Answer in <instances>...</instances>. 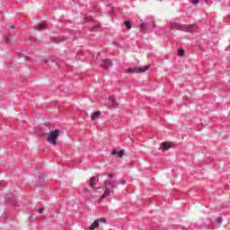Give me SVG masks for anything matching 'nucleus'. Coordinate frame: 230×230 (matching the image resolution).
<instances>
[{"instance_id":"obj_1","label":"nucleus","mask_w":230,"mask_h":230,"mask_svg":"<svg viewBox=\"0 0 230 230\" xmlns=\"http://www.w3.org/2000/svg\"><path fill=\"white\" fill-rule=\"evenodd\" d=\"M172 30H180L181 31H186L187 33H193L197 27L195 25H184L177 22L171 23Z\"/></svg>"},{"instance_id":"obj_2","label":"nucleus","mask_w":230,"mask_h":230,"mask_svg":"<svg viewBox=\"0 0 230 230\" xmlns=\"http://www.w3.org/2000/svg\"><path fill=\"white\" fill-rule=\"evenodd\" d=\"M58 139V129H55L54 131H50L47 135V141L50 145H57V140Z\"/></svg>"},{"instance_id":"obj_3","label":"nucleus","mask_w":230,"mask_h":230,"mask_svg":"<svg viewBox=\"0 0 230 230\" xmlns=\"http://www.w3.org/2000/svg\"><path fill=\"white\" fill-rule=\"evenodd\" d=\"M161 148H163V150H170V148H175V143L173 142L162 143Z\"/></svg>"},{"instance_id":"obj_4","label":"nucleus","mask_w":230,"mask_h":230,"mask_svg":"<svg viewBox=\"0 0 230 230\" xmlns=\"http://www.w3.org/2000/svg\"><path fill=\"white\" fill-rule=\"evenodd\" d=\"M111 66H112L111 59H101V67L107 69V67H111Z\"/></svg>"},{"instance_id":"obj_5","label":"nucleus","mask_w":230,"mask_h":230,"mask_svg":"<svg viewBox=\"0 0 230 230\" xmlns=\"http://www.w3.org/2000/svg\"><path fill=\"white\" fill-rule=\"evenodd\" d=\"M109 107H111L112 109H118V102H116V98L113 96L109 98Z\"/></svg>"},{"instance_id":"obj_6","label":"nucleus","mask_w":230,"mask_h":230,"mask_svg":"<svg viewBox=\"0 0 230 230\" xmlns=\"http://www.w3.org/2000/svg\"><path fill=\"white\" fill-rule=\"evenodd\" d=\"M150 69V65H146L144 66H137L138 75H141L143 73H146Z\"/></svg>"},{"instance_id":"obj_7","label":"nucleus","mask_w":230,"mask_h":230,"mask_svg":"<svg viewBox=\"0 0 230 230\" xmlns=\"http://www.w3.org/2000/svg\"><path fill=\"white\" fill-rule=\"evenodd\" d=\"M111 155H118L119 157H123L125 155V150L121 149L119 151L113 149L111 151Z\"/></svg>"},{"instance_id":"obj_8","label":"nucleus","mask_w":230,"mask_h":230,"mask_svg":"<svg viewBox=\"0 0 230 230\" xmlns=\"http://www.w3.org/2000/svg\"><path fill=\"white\" fill-rule=\"evenodd\" d=\"M127 73H128L129 75H139V72L137 70V66L128 68Z\"/></svg>"},{"instance_id":"obj_9","label":"nucleus","mask_w":230,"mask_h":230,"mask_svg":"<svg viewBox=\"0 0 230 230\" xmlns=\"http://www.w3.org/2000/svg\"><path fill=\"white\" fill-rule=\"evenodd\" d=\"M109 195H111V189L106 188L103 195L100 197V200H103V199H107V197H109Z\"/></svg>"},{"instance_id":"obj_10","label":"nucleus","mask_w":230,"mask_h":230,"mask_svg":"<svg viewBox=\"0 0 230 230\" xmlns=\"http://www.w3.org/2000/svg\"><path fill=\"white\" fill-rule=\"evenodd\" d=\"M97 227H100V223L96 220L93 221V223L90 226L89 230H94L97 229Z\"/></svg>"},{"instance_id":"obj_11","label":"nucleus","mask_w":230,"mask_h":230,"mask_svg":"<svg viewBox=\"0 0 230 230\" xmlns=\"http://www.w3.org/2000/svg\"><path fill=\"white\" fill-rule=\"evenodd\" d=\"M100 114H102V112L100 111H96L93 113V115L91 116L92 121H94V119L100 118Z\"/></svg>"},{"instance_id":"obj_12","label":"nucleus","mask_w":230,"mask_h":230,"mask_svg":"<svg viewBox=\"0 0 230 230\" xmlns=\"http://www.w3.org/2000/svg\"><path fill=\"white\" fill-rule=\"evenodd\" d=\"M34 30H38V31H42V30H46V25L44 23H40L34 27Z\"/></svg>"},{"instance_id":"obj_13","label":"nucleus","mask_w":230,"mask_h":230,"mask_svg":"<svg viewBox=\"0 0 230 230\" xmlns=\"http://www.w3.org/2000/svg\"><path fill=\"white\" fill-rule=\"evenodd\" d=\"M89 186L91 188H94V186H96V178L94 177L90 178Z\"/></svg>"},{"instance_id":"obj_14","label":"nucleus","mask_w":230,"mask_h":230,"mask_svg":"<svg viewBox=\"0 0 230 230\" xmlns=\"http://www.w3.org/2000/svg\"><path fill=\"white\" fill-rule=\"evenodd\" d=\"M184 53H185V50H184V49H179V50H178V55H179V57H184Z\"/></svg>"},{"instance_id":"obj_15","label":"nucleus","mask_w":230,"mask_h":230,"mask_svg":"<svg viewBox=\"0 0 230 230\" xmlns=\"http://www.w3.org/2000/svg\"><path fill=\"white\" fill-rule=\"evenodd\" d=\"M118 184H119V183H116V182H114V181H111V188H112L113 190H116V188H118Z\"/></svg>"},{"instance_id":"obj_16","label":"nucleus","mask_w":230,"mask_h":230,"mask_svg":"<svg viewBox=\"0 0 230 230\" xmlns=\"http://www.w3.org/2000/svg\"><path fill=\"white\" fill-rule=\"evenodd\" d=\"M125 26L128 28V30H130L132 28L130 22H125Z\"/></svg>"},{"instance_id":"obj_17","label":"nucleus","mask_w":230,"mask_h":230,"mask_svg":"<svg viewBox=\"0 0 230 230\" xmlns=\"http://www.w3.org/2000/svg\"><path fill=\"white\" fill-rule=\"evenodd\" d=\"M111 184H112V181H111L110 180H106L104 181V186H111Z\"/></svg>"},{"instance_id":"obj_18","label":"nucleus","mask_w":230,"mask_h":230,"mask_svg":"<svg viewBox=\"0 0 230 230\" xmlns=\"http://www.w3.org/2000/svg\"><path fill=\"white\" fill-rule=\"evenodd\" d=\"M99 223L100 222H103L104 224L107 222V219L105 217H101V218H98L96 219Z\"/></svg>"},{"instance_id":"obj_19","label":"nucleus","mask_w":230,"mask_h":230,"mask_svg":"<svg viewBox=\"0 0 230 230\" xmlns=\"http://www.w3.org/2000/svg\"><path fill=\"white\" fill-rule=\"evenodd\" d=\"M18 57L21 58H30V57H28V56H26V55H24V53H19L18 54Z\"/></svg>"},{"instance_id":"obj_20","label":"nucleus","mask_w":230,"mask_h":230,"mask_svg":"<svg viewBox=\"0 0 230 230\" xmlns=\"http://www.w3.org/2000/svg\"><path fill=\"white\" fill-rule=\"evenodd\" d=\"M216 222H217V224H222V222H223L222 217H217V218H216Z\"/></svg>"},{"instance_id":"obj_21","label":"nucleus","mask_w":230,"mask_h":230,"mask_svg":"<svg viewBox=\"0 0 230 230\" xmlns=\"http://www.w3.org/2000/svg\"><path fill=\"white\" fill-rule=\"evenodd\" d=\"M108 177H109V179H113V178H114V174H112V173H108Z\"/></svg>"},{"instance_id":"obj_22","label":"nucleus","mask_w":230,"mask_h":230,"mask_svg":"<svg viewBox=\"0 0 230 230\" xmlns=\"http://www.w3.org/2000/svg\"><path fill=\"white\" fill-rule=\"evenodd\" d=\"M199 0H193V1H192V4H199Z\"/></svg>"},{"instance_id":"obj_23","label":"nucleus","mask_w":230,"mask_h":230,"mask_svg":"<svg viewBox=\"0 0 230 230\" xmlns=\"http://www.w3.org/2000/svg\"><path fill=\"white\" fill-rule=\"evenodd\" d=\"M67 38L63 37L62 39L59 38V42H62V40H66Z\"/></svg>"},{"instance_id":"obj_24","label":"nucleus","mask_w":230,"mask_h":230,"mask_svg":"<svg viewBox=\"0 0 230 230\" xmlns=\"http://www.w3.org/2000/svg\"><path fill=\"white\" fill-rule=\"evenodd\" d=\"M118 184H126L125 181H119Z\"/></svg>"},{"instance_id":"obj_25","label":"nucleus","mask_w":230,"mask_h":230,"mask_svg":"<svg viewBox=\"0 0 230 230\" xmlns=\"http://www.w3.org/2000/svg\"><path fill=\"white\" fill-rule=\"evenodd\" d=\"M39 213H44V208H40Z\"/></svg>"},{"instance_id":"obj_26","label":"nucleus","mask_w":230,"mask_h":230,"mask_svg":"<svg viewBox=\"0 0 230 230\" xmlns=\"http://www.w3.org/2000/svg\"><path fill=\"white\" fill-rule=\"evenodd\" d=\"M44 63H45V64H48V60H45Z\"/></svg>"},{"instance_id":"obj_27","label":"nucleus","mask_w":230,"mask_h":230,"mask_svg":"<svg viewBox=\"0 0 230 230\" xmlns=\"http://www.w3.org/2000/svg\"><path fill=\"white\" fill-rule=\"evenodd\" d=\"M58 134L60 135V131H58Z\"/></svg>"}]
</instances>
